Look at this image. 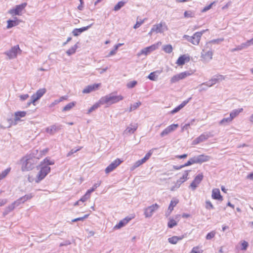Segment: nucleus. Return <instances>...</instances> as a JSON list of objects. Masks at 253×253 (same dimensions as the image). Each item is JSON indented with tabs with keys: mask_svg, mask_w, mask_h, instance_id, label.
I'll return each instance as SVG.
<instances>
[{
	"mask_svg": "<svg viewBox=\"0 0 253 253\" xmlns=\"http://www.w3.org/2000/svg\"><path fill=\"white\" fill-rule=\"evenodd\" d=\"M163 50L168 53H170L172 51V47L170 44L165 45L163 46Z\"/></svg>",
	"mask_w": 253,
	"mask_h": 253,
	"instance_id": "obj_40",
	"label": "nucleus"
},
{
	"mask_svg": "<svg viewBox=\"0 0 253 253\" xmlns=\"http://www.w3.org/2000/svg\"><path fill=\"white\" fill-rule=\"evenodd\" d=\"M46 92V89L41 88L37 91L31 97V100L27 102V107H29L32 103L35 105V103L39 100Z\"/></svg>",
	"mask_w": 253,
	"mask_h": 253,
	"instance_id": "obj_3",
	"label": "nucleus"
},
{
	"mask_svg": "<svg viewBox=\"0 0 253 253\" xmlns=\"http://www.w3.org/2000/svg\"><path fill=\"white\" fill-rule=\"evenodd\" d=\"M191 74L188 72H184L176 75L173 76L170 79V83H175L180 80L185 79L187 76H189Z\"/></svg>",
	"mask_w": 253,
	"mask_h": 253,
	"instance_id": "obj_11",
	"label": "nucleus"
},
{
	"mask_svg": "<svg viewBox=\"0 0 253 253\" xmlns=\"http://www.w3.org/2000/svg\"><path fill=\"white\" fill-rule=\"evenodd\" d=\"M15 207L12 203L10 205L6 207L3 213L4 215H7L9 212L11 211L14 209Z\"/></svg>",
	"mask_w": 253,
	"mask_h": 253,
	"instance_id": "obj_37",
	"label": "nucleus"
},
{
	"mask_svg": "<svg viewBox=\"0 0 253 253\" xmlns=\"http://www.w3.org/2000/svg\"><path fill=\"white\" fill-rule=\"evenodd\" d=\"M26 112L25 111H18L15 113V122L20 120V118L24 117L26 116Z\"/></svg>",
	"mask_w": 253,
	"mask_h": 253,
	"instance_id": "obj_30",
	"label": "nucleus"
},
{
	"mask_svg": "<svg viewBox=\"0 0 253 253\" xmlns=\"http://www.w3.org/2000/svg\"><path fill=\"white\" fill-rule=\"evenodd\" d=\"M158 78V76L156 75L155 72L151 73L148 76V78L151 81H156Z\"/></svg>",
	"mask_w": 253,
	"mask_h": 253,
	"instance_id": "obj_47",
	"label": "nucleus"
},
{
	"mask_svg": "<svg viewBox=\"0 0 253 253\" xmlns=\"http://www.w3.org/2000/svg\"><path fill=\"white\" fill-rule=\"evenodd\" d=\"M76 102H72L67 104L62 109V111H68L70 110L73 107L75 106Z\"/></svg>",
	"mask_w": 253,
	"mask_h": 253,
	"instance_id": "obj_36",
	"label": "nucleus"
},
{
	"mask_svg": "<svg viewBox=\"0 0 253 253\" xmlns=\"http://www.w3.org/2000/svg\"><path fill=\"white\" fill-rule=\"evenodd\" d=\"M123 98L124 97L122 95H115L113 94H110L102 97L100 102L102 104H112L122 100Z\"/></svg>",
	"mask_w": 253,
	"mask_h": 253,
	"instance_id": "obj_1",
	"label": "nucleus"
},
{
	"mask_svg": "<svg viewBox=\"0 0 253 253\" xmlns=\"http://www.w3.org/2000/svg\"><path fill=\"white\" fill-rule=\"evenodd\" d=\"M62 126L61 125L56 126L55 125H52L46 129V131L47 133L50 134H53L56 131L60 129Z\"/></svg>",
	"mask_w": 253,
	"mask_h": 253,
	"instance_id": "obj_28",
	"label": "nucleus"
},
{
	"mask_svg": "<svg viewBox=\"0 0 253 253\" xmlns=\"http://www.w3.org/2000/svg\"><path fill=\"white\" fill-rule=\"evenodd\" d=\"M225 78L223 75H217L213 77L210 81L207 82L206 83H202L201 84V86L202 85H206L208 87H211L213 85L215 84L216 83L221 82L222 80H224Z\"/></svg>",
	"mask_w": 253,
	"mask_h": 253,
	"instance_id": "obj_6",
	"label": "nucleus"
},
{
	"mask_svg": "<svg viewBox=\"0 0 253 253\" xmlns=\"http://www.w3.org/2000/svg\"><path fill=\"white\" fill-rule=\"evenodd\" d=\"M212 198L213 199L217 200L219 201H222V197L220 195V191L218 189L215 188L212 190Z\"/></svg>",
	"mask_w": 253,
	"mask_h": 253,
	"instance_id": "obj_26",
	"label": "nucleus"
},
{
	"mask_svg": "<svg viewBox=\"0 0 253 253\" xmlns=\"http://www.w3.org/2000/svg\"><path fill=\"white\" fill-rule=\"evenodd\" d=\"M99 107V103H95L94 104L92 107H91L88 110V114L90 113L95 109H97Z\"/></svg>",
	"mask_w": 253,
	"mask_h": 253,
	"instance_id": "obj_48",
	"label": "nucleus"
},
{
	"mask_svg": "<svg viewBox=\"0 0 253 253\" xmlns=\"http://www.w3.org/2000/svg\"><path fill=\"white\" fill-rule=\"evenodd\" d=\"M131 218L129 217H126V218H124L123 220H121L120 221V222L116 224L114 227V229H119L121 228L124 227L125 226L130 220Z\"/></svg>",
	"mask_w": 253,
	"mask_h": 253,
	"instance_id": "obj_22",
	"label": "nucleus"
},
{
	"mask_svg": "<svg viewBox=\"0 0 253 253\" xmlns=\"http://www.w3.org/2000/svg\"><path fill=\"white\" fill-rule=\"evenodd\" d=\"M33 195L32 194L25 195V196L19 198L17 200L14 201L13 203H12V204L15 207H17L21 203H23L28 200L31 199Z\"/></svg>",
	"mask_w": 253,
	"mask_h": 253,
	"instance_id": "obj_17",
	"label": "nucleus"
},
{
	"mask_svg": "<svg viewBox=\"0 0 253 253\" xmlns=\"http://www.w3.org/2000/svg\"><path fill=\"white\" fill-rule=\"evenodd\" d=\"M194 158L196 164H202L203 163L209 161L211 159L210 156L204 154L194 156Z\"/></svg>",
	"mask_w": 253,
	"mask_h": 253,
	"instance_id": "obj_15",
	"label": "nucleus"
},
{
	"mask_svg": "<svg viewBox=\"0 0 253 253\" xmlns=\"http://www.w3.org/2000/svg\"><path fill=\"white\" fill-rule=\"evenodd\" d=\"M211 136L210 132H205L195 139L192 142V144L197 145L201 142H204Z\"/></svg>",
	"mask_w": 253,
	"mask_h": 253,
	"instance_id": "obj_10",
	"label": "nucleus"
},
{
	"mask_svg": "<svg viewBox=\"0 0 253 253\" xmlns=\"http://www.w3.org/2000/svg\"><path fill=\"white\" fill-rule=\"evenodd\" d=\"M215 235V232L212 231L209 233L207 235L206 239L207 240H211L214 237Z\"/></svg>",
	"mask_w": 253,
	"mask_h": 253,
	"instance_id": "obj_50",
	"label": "nucleus"
},
{
	"mask_svg": "<svg viewBox=\"0 0 253 253\" xmlns=\"http://www.w3.org/2000/svg\"><path fill=\"white\" fill-rule=\"evenodd\" d=\"M178 127V124H172L166 128L160 134V136L163 137L168 135L169 133L174 131Z\"/></svg>",
	"mask_w": 253,
	"mask_h": 253,
	"instance_id": "obj_14",
	"label": "nucleus"
},
{
	"mask_svg": "<svg viewBox=\"0 0 253 253\" xmlns=\"http://www.w3.org/2000/svg\"><path fill=\"white\" fill-rule=\"evenodd\" d=\"M101 181H98L97 183H95L93 187L90 189H88L87 191V192L90 194L91 193L93 192L94 191H95V190L100 186V185L101 184Z\"/></svg>",
	"mask_w": 253,
	"mask_h": 253,
	"instance_id": "obj_39",
	"label": "nucleus"
},
{
	"mask_svg": "<svg viewBox=\"0 0 253 253\" xmlns=\"http://www.w3.org/2000/svg\"><path fill=\"white\" fill-rule=\"evenodd\" d=\"M10 170V168H7L3 171L1 173H0V180L4 178L9 172Z\"/></svg>",
	"mask_w": 253,
	"mask_h": 253,
	"instance_id": "obj_43",
	"label": "nucleus"
},
{
	"mask_svg": "<svg viewBox=\"0 0 253 253\" xmlns=\"http://www.w3.org/2000/svg\"><path fill=\"white\" fill-rule=\"evenodd\" d=\"M204 177V175L202 173L198 174L194 178V180L190 185V187L193 190H195L198 185L202 181Z\"/></svg>",
	"mask_w": 253,
	"mask_h": 253,
	"instance_id": "obj_13",
	"label": "nucleus"
},
{
	"mask_svg": "<svg viewBox=\"0 0 253 253\" xmlns=\"http://www.w3.org/2000/svg\"><path fill=\"white\" fill-rule=\"evenodd\" d=\"M181 109V108L180 107V106L179 105H178L177 107H176V108H175L174 109H173L171 111V113L172 114H174V113L178 112Z\"/></svg>",
	"mask_w": 253,
	"mask_h": 253,
	"instance_id": "obj_60",
	"label": "nucleus"
},
{
	"mask_svg": "<svg viewBox=\"0 0 253 253\" xmlns=\"http://www.w3.org/2000/svg\"><path fill=\"white\" fill-rule=\"evenodd\" d=\"M178 200L176 199H174L170 201L168 210V214H169L173 210V208L178 204Z\"/></svg>",
	"mask_w": 253,
	"mask_h": 253,
	"instance_id": "obj_29",
	"label": "nucleus"
},
{
	"mask_svg": "<svg viewBox=\"0 0 253 253\" xmlns=\"http://www.w3.org/2000/svg\"><path fill=\"white\" fill-rule=\"evenodd\" d=\"M25 158V160L22 163V170L23 171L32 170L35 167L34 160L31 156H27Z\"/></svg>",
	"mask_w": 253,
	"mask_h": 253,
	"instance_id": "obj_4",
	"label": "nucleus"
},
{
	"mask_svg": "<svg viewBox=\"0 0 253 253\" xmlns=\"http://www.w3.org/2000/svg\"><path fill=\"white\" fill-rule=\"evenodd\" d=\"M144 163H145V162L144 161V160L142 159H141V160H138L130 168V170H133L136 168L139 167L140 166H141V165H142Z\"/></svg>",
	"mask_w": 253,
	"mask_h": 253,
	"instance_id": "obj_34",
	"label": "nucleus"
},
{
	"mask_svg": "<svg viewBox=\"0 0 253 253\" xmlns=\"http://www.w3.org/2000/svg\"><path fill=\"white\" fill-rule=\"evenodd\" d=\"M232 120H233L230 116L228 118H224L220 121L219 124L224 125L225 123H228L231 122Z\"/></svg>",
	"mask_w": 253,
	"mask_h": 253,
	"instance_id": "obj_45",
	"label": "nucleus"
},
{
	"mask_svg": "<svg viewBox=\"0 0 253 253\" xmlns=\"http://www.w3.org/2000/svg\"><path fill=\"white\" fill-rule=\"evenodd\" d=\"M157 48V46L155 44L144 48L137 53V56H140L141 54L147 55L151 52L155 50Z\"/></svg>",
	"mask_w": 253,
	"mask_h": 253,
	"instance_id": "obj_19",
	"label": "nucleus"
},
{
	"mask_svg": "<svg viewBox=\"0 0 253 253\" xmlns=\"http://www.w3.org/2000/svg\"><path fill=\"white\" fill-rule=\"evenodd\" d=\"M137 124H131L129 126H128L124 131V133L126 134H132L137 129Z\"/></svg>",
	"mask_w": 253,
	"mask_h": 253,
	"instance_id": "obj_24",
	"label": "nucleus"
},
{
	"mask_svg": "<svg viewBox=\"0 0 253 253\" xmlns=\"http://www.w3.org/2000/svg\"><path fill=\"white\" fill-rule=\"evenodd\" d=\"M160 206L157 204H153L144 209V215L146 217H150Z\"/></svg>",
	"mask_w": 253,
	"mask_h": 253,
	"instance_id": "obj_8",
	"label": "nucleus"
},
{
	"mask_svg": "<svg viewBox=\"0 0 253 253\" xmlns=\"http://www.w3.org/2000/svg\"><path fill=\"white\" fill-rule=\"evenodd\" d=\"M126 3L125 1H120L117 3V4L114 6V10L118 11L122 7H123L125 4Z\"/></svg>",
	"mask_w": 253,
	"mask_h": 253,
	"instance_id": "obj_38",
	"label": "nucleus"
},
{
	"mask_svg": "<svg viewBox=\"0 0 253 253\" xmlns=\"http://www.w3.org/2000/svg\"><path fill=\"white\" fill-rule=\"evenodd\" d=\"M21 22V21L20 20L18 19L16 17L14 18V19L12 20L9 19L7 21V28L10 29L13 27L16 26L18 25Z\"/></svg>",
	"mask_w": 253,
	"mask_h": 253,
	"instance_id": "obj_25",
	"label": "nucleus"
},
{
	"mask_svg": "<svg viewBox=\"0 0 253 253\" xmlns=\"http://www.w3.org/2000/svg\"><path fill=\"white\" fill-rule=\"evenodd\" d=\"M189 171H190V170H185L183 176L177 180L176 183V188H179L180 185L188 179Z\"/></svg>",
	"mask_w": 253,
	"mask_h": 253,
	"instance_id": "obj_23",
	"label": "nucleus"
},
{
	"mask_svg": "<svg viewBox=\"0 0 253 253\" xmlns=\"http://www.w3.org/2000/svg\"><path fill=\"white\" fill-rule=\"evenodd\" d=\"M19 45H17L12 47L11 49L5 52V54L10 59L14 58L16 57L18 51H20Z\"/></svg>",
	"mask_w": 253,
	"mask_h": 253,
	"instance_id": "obj_16",
	"label": "nucleus"
},
{
	"mask_svg": "<svg viewBox=\"0 0 253 253\" xmlns=\"http://www.w3.org/2000/svg\"><path fill=\"white\" fill-rule=\"evenodd\" d=\"M168 30L167 25L165 22H161L159 24H155L152 28V31L156 33H162Z\"/></svg>",
	"mask_w": 253,
	"mask_h": 253,
	"instance_id": "obj_7",
	"label": "nucleus"
},
{
	"mask_svg": "<svg viewBox=\"0 0 253 253\" xmlns=\"http://www.w3.org/2000/svg\"><path fill=\"white\" fill-rule=\"evenodd\" d=\"M208 30H206L207 31ZM206 30L195 33L192 36V43L194 45H198L200 42L201 36L205 32Z\"/></svg>",
	"mask_w": 253,
	"mask_h": 253,
	"instance_id": "obj_20",
	"label": "nucleus"
},
{
	"mask_svg": "<svg viewBox=\"0 0 253 253\" xmlns=\"http://www.w3.org/2000/svg\"><path fill=\"white\" fill-rule=\"evenodd\" d=\"M243 110L242 108L235 109L230 113V116L233 120L234 118L237 116L240 113L242 112Z\"/></svg>",
	"mask_w": 253,
	"mask_h": 253,
	"instance_id": "obj_32",
	"label": "nucleus"
},
{
	"mask_svg": "<svg viewBox=\"0 0 253 253\" xmlns=\"http://www.w3.org/2000/svg\"><path fill=\"white\" fill-rule=\"evenodd\" d=\"M101 84H94L86 86L83 90L84 93H89L91 91L96 90L100 86Z\"/></svg>",
	"mask_w": 253,
	"mask_h": 253,
	"instance_id": "obj_18",
	"label": "nucleus"
},
{
	"mask_svg": "<svg viewBox=\"0 0 253 253\" xmlns=\"http://www.w3.org/2000/svg\"><path fill=\"white\" fill-rule=\"evenodd\" d=\"M54 164V161H50L48 157L45 158L43 161L41 163V165L47 166L52 165Z\"/></svg>",
	"mask_w": 253,
	"mask_h": 253,
	"instance_id": "obj_33",
	"label": "nucleus"
},
{
	"mask_svg": "<svg viewBox=\"0 0 253 253\" xmlns=\"http://www.w3.org/2000/svg\"><path fill=\"white\" fill-rule=\"evenodd\" d=\"M27 3L24 2L19 5H17L15 8L10 9L8 11L9 13L11 15H20L21 14L22 11L25 8Z\"/></svg>",
	"mask_w": 253,
	"mask_h": 253,
	"instance_id": "obj_9",
	"label": "nucleus"
},
{
	"mask_svg": "<svg viewBox=\"0 0 253 253\" xmlns=\"http://www.w3.org/2000/svg\"><path fill=\"white\" fill-rule=\"evenodd\" d=\"M122 161L119 159H117L113 162H112L105 169L106 173H109L116 169L119 165H120Z\"/></svg>",
	"mask_w": 253,
	"mask_h": 253,
	"instance_id": "obj_12",
	"label": "nucleus"
},
{
	"mask_svg": "<svg viewBox=\"0 0 253 253\" xmlns=\"http://www.w3.org/2000/svg\"><path fill=\"white\" fill-rule=\"evenodd\" d=\"M92 25L93 24H91L89 25L86 27H83L81 28H76L74 29L73 31H72V34L74 36H78L83 32L87 30L89 28H90L91 27Z\"/></svg>",
	"mask_w": 253,
	"mask_h": 253,
	"instance_id": "obj_21",
	"label": "nucleus"
},
{
	"mask_svg": "<svg viewBox=\"0 0 253 253\" xmlns=\"http://www.w3.org/2000/svg\"><path fill=\"white\" fill-rule=\"evenodd\" d=\"M71 244V242L69 240H66L60 244V247L66 246Z\"/></svg>",
	"mask_w": 253,
	"mask_h": 253,
	"instance_id": "obj_57",
	"label": "nucleus"
},
{
	"mask_svg": "<svg viewBox=\"0 0 253 253\" xmlns=\"http://www.w3.org/2000/svg\"><path fill=\"white\" fill-rule=\"evenodd\" d=\"M191 98H189V99H188L187 100H185L181 104H180L179 105V106H180V107L181 108V109L184 107L186 104L187 103H188V102L189 101V100H190Z\"/></svg>",
	"mask_w": 253,
	"mask_h": 253,
	"instance_id": "obj_62",
	"label": "nucleus"
},
{
	"mask_svg": "<svg viewBox=\"0 0 253 253\" xmlns=\"http://www.w3.org/2000/svg\"><path fill=\"white\" fill-rule=\"evenodd\" d=\"M211 44V42L206 44V47L203 49L201 52V57L206 62H208L212 59L213 53L211 48L207 50V48Z\"/></svg>",
	"mask_w": 253,
	"mask_h": 253,
	"instance_id": "obj_5",
	"label": "nucleus"
},
{
	"mask_svg": "<svg viewBox=\"0 0 253 253\" xmlns=\"http://www.w3.org/2000/svg\"><path fill=\"white\" fill-rule=\"evenodd\" d=\"M196 164L194 157L190 158L187 163H186L184 165H182V166H183V168H184V167H187V166H190V165H191L192 164Z\"/></svg>",
	"mask_w": 253,
	"mask_h": 253,
	"instance_id": "obj_44",
	"label": "nucleus"
},
{
	"mask_svg": "<svg viewBox=\"0 0 253 253\" xmlns=\"http://www.w3.org/2000/svg\"><path fill=\"white\" fill-rule=\"evenodd\" d=\"M206 208L207 209H213L214 207L210 201L206 202Z\"/></svg>",
	"mask_w": 253,
	"mask_h": 253,
	"instance_id": "obj_52",
	"label": "nucleus"
},
{
	"mask_svg": "<svg viewBox=\"0 0 253 253\" xmlns=\"http://www.w3.org/2000/svg\"><path fill=\"white\" fill-rule=\"evenodd\" d=\"M177 222L175 220H174L173 219H170L168 222V226L169 228H172L174 226L177 225Z\"/></svg>",
	"mask_w": 253,
	"mask_h": 253,
	"instance_id": "obj_42",
	"label": "nucleus"
},
{
	"mask_svg": "<svg viewBox=\"0 0 253 253\" xmlns=\"http://www.w3.org/2000/svg\"><path fill=\"white\" fill-rule=\"evenodd\" d=\"M48 151V148H45L42 151H40V154L38 155V156L36 157V159H39L42 156L45 155L47 153Z\"/></svg>",
	"mask_w": 253,
	"mask_h": 253,
	"instance_id": "obj_46",
	"label": "nucleus"
},
{
	"mask_svg": "<svg viewBox=\"0 0 253 253\" xmlns=\"http://www.w3.org/2000/svg\"><path fill=\"white\" fill-rule=\"evenodd\" d=\"M136 84H137V82L135 81H133L130 82L128 83H127V87L128 88H131L134 87L136 85Z\"/></svg>",
	"mask_w": 253,
	"mask_h": 253,
	"instance_id": "obj_51",
	"label": "nucleus"
},
{
	"mask_svg": "<svg viewBox=\"0 0 253 253\" xmlns=\"http://www.w3.org/2000/svg\"><path fill=\"white\" fill-rule=\"evenodd\" d=\"M184 15V17L187 18L193 17L194 16V14L190 11H185Z\"/></svg>",
	"mask_w": 253,
	"mask_h": 253,
	"instance_id": "obj_53",
	"label": "nucleus"
},
{
	"mask_svg": "<svg viewBox=\"0 0 253 253\" xmlns=\"http://www.w3.org/2000/svg\"><path fill=\"white\" fill-rule=\"evenodd\" d=\"M141 103L140 101L134 103L133 105H131L129 109V112H131L136 109L140 105Z\"/></svg>",
	"mask_w": 253,
	"mask_h": 253,
	"instance_id": "obj_41",
	"label": "nucleus"
},
{
	"mask_svg": "<svg viewBox=\"0 0 253 253\" xmlns=\"http://www.w3.org/2000/svg\"><path fill=\"white\" fill-rule=\"evenodd\" d=\"M190 60L189 56H186L185 55H181L177 59L176 64L179 66L184 65L186 62H188Z\"/></svg>",
	"mask_w": 253,
	"mask_h": 253,
	"instance_id": "obj_27",
	"label": "nucleus"
},
{
	"mask_svg": "<svg viewBox=\"0 0 253 253\" xmlns=\"http://www.w3.org/2000/svg\"><path fill=\"white\" fill-rule=\"evenodd\" d=\"M144 22V20H140L139 21H137L136 24L134 25L133 28L137 29L139 28Z\"/></svg>",
	"mask_w": 253,
	"mask_h": 253,
	"instance_id": "obj_55",
	"label": "nucleus"
},
{
	"mask_svg": "<svg viewBox=\"0 0 253 253\" xmlns=\"http://www.w3.org/2000/svg\"><path fill=\"white\" fill-rule=\"evenodd\" d=\"M7 201L6 199H0V207L4 205L7 203Z\"/></svg>",
	"mask_w": 253,
	"mask_h": 253,
	"instance_id": "obj_64",
	"label": "nucleus"
},
{
	"mask_svg": "<svg viewBox=\"0 0 253 253\" xmlns=\"http://www.w3.org/2000/svg\"><path fill=\"white\" fill-rule=\"evenodd\" d=\"M41 169L39 172L35 180L36 183H39L42 180L50 171V168L47 166L41 165Z\"/></svg>",
	"mask_w": 253,
	"mask_h": 253,
	"instance_id": "obj_2",
	"label": "nucleus"
},
{
	"mask_svg": "<svg viewBox=\"0 0 253 253\" xmlns=\"http://www.w3.org/2000/svg\"><path fill=\"white\" fill-rule=\"evenodd\" d=\"M81 149V148H78L77 149H72L68 154L67 156H71V155L73 154L74 153L77 152L79 150H80Z\"/></svg>",
	"mask_w": 253,
	"mask_h": 253,
	"instance_id": "obj_58",
	"label": "nucleus"
},
{
	"mask_svg": "<svg viewBox=\"0 0 253 253\" xmlns=\"http://www.w3.org/2000/svg\"><path fill=\"white\" fill-rule=\"evenodd\" d=\"M78 48V45L77 44H75L73 46H72L70 49H69L66 51V53L68 55L70 56L73 54H74Z\"/></svg>",
	"mask_w": 253,
	"mask_h": 253,
	"instance_id": "obj_35",
	"label": "nucleus"
},
{
	"mask_svg": "<svg viewBox=\"0 0 253 253\" xmlns=\"http://www.w3.org/2000/svg\"><path fill=\"white\" fill-rule=\"evenodd\" d=\"M213 4V3H211L210 4H209V5H208V6H207L205 7L204 8V9H203L202 12H206V11H207V10H208L210 9L211 8L212 5V4Z\"/></svg>",
	"mask_w": 253,
	"mask_h": 253,
	"instance_id": "obj_61",
	"label": "nucleus"
},
{
	"mask_svg": "<svg viewBox=\"0 0 253 253\" xmlns=\"http://www.w3.org/2000/svg\"><path fill=\"white\" fill-rule=\"evenodd\" d=\"M89 197L90 194L86 192L85 194L80 199L79 201L84 202L89 198Z\"/></svg>",
	"mask_w": 253,
	"mask_h": 253,
	"instance_id": "obj_49",
	"label": "nucleus"
},
{
	"mask_svg": "<svg viewBox=\"0 0 253 253\" xmlns=\"http://www.w3.org/2000/svg\"><path fill=\"white\" fill-rule=\"evenodd\" d=\"M248 245V243L245 241H244L242 243V250H246Z\"/></svg>",
	"mask_w": 253,
	"mask_h": 253,
	"instance_id": "obj_56",
	"label": "nucleus"
},
{
	"mask_svg": "<svg viewBox=\"0 0 253 253\" xmlns=\"http://www.w3.org/2000/svg\"><path fill=\"white\" fill-rule=\"evenodd\" d=\"M183 238V236L182 237H177V236H173L172 237L169 238L168 239V241L171 244H176L179 240H182Z\"/></svg>",
	"mask_w": 253,
	"mask_h": 253,
	"instance_id": "obj_31",
	"label": "nucleus"
},
{
	"mask_svg": "<svg viewBox=\"0 0 253 253\" xmlns=\"http://www.w3.org/2000/svg\"><path fill=\"white\" fill-rule=\"evenodd\" d=\"M152 154V152L151 150H150L145 155V156H144V157L143 158H142V159L145 162L147 160H148L150 158V157H151Z\"/></svg>",
	"mask_w": 253,
	"mask_h": 253,
	"instance_id": "obj_54",
	"label": "nucleus"
},
{
	"mask_svg": "<svg viewBox=\"0 0 253 253\" xmlns=\"http://www.w3.org/2000/svg\"><path fill=\"white\" fill-rule=\"evenodd\" d=\"M187 156H188V155L187 154H184L181 155H176L175 156V157L177 158H178V159H185V158H187Z\"/></svg>",
	"mask_w": 253,
	"mask_h": 253,
	"instance_id": "obj_63",
	"label": "nucleus"
},
{
	"mask_svg": "<svg viewBox=\"0 0 253 253\" xmlns=\"http://www.w3.org/2000/svg\"><path fill=\"white\" fill-rule=\"evenodd\" d=\"M29 97V95L28 94L21 95L19 96L20 100H22V101H24V100H26Z\"/></svg>",
	"mask_w": 253,
	"mask_h": 253,
	"instance_id": "obj_59",
	"label": "nucleus"
}]
</instances>
